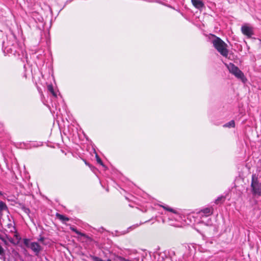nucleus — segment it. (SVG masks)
Listing matches in <instances>:
<instances>
[{
    "mask_svg": "<svg viewBox=\"0 0 261 261\" xmlns=\"http://www.w3.org/2000/svg\"><path fill=\"white\" fill-rule=\"evenodd\" d=\"M215 38L212 40V43L215 49L223 57H227L228 55L227 45L221 38L214 36Z\"/></svg>",
    "mask_w": 261,
    "mask_h": 261,
    "instance_id": "nucleus-1",
    "label": "nucleus"
},
{
    "mask_svg": "<svg viewBox=\"0 0 261 261\" xmlns=\"http://www.w3.org/2000/svg\"><path fill=\"white\" fill-rule=\"evenodd\" d=\"M230 73L234 75L238 79L243 81L244 79V73L239 68L234 65L233 63H230L228 64H225Z\"/></svg>",
    "mask_w": 261,
    "mask_h": 261,
    "instance_id": "nucleus-2",
    "label": "nucleus"
},
{
    "mask_svg": "<svg viewBox=\"0 0 261 261\" xmlns=\"http://www.w3.org/2000/svg\"><path fill=\"white\" fill-rule=\"evenodd\" d=\"M251 187L254 195H261V183L259 182L257 176L255 174L252 175Z\"/></svg>",
    "mask_w": 261,
    "mask_h": 261,
    "instance_id": "nucleus-3",
    "label": "nucleus"
},
{
    "mask_svg": "<svg viewBox=\"0 0 261 261\" xmlns=\"http://www.w3.org/2000/svg\"><path fill=\"white\" fill-rule=\"evenodd\" d=\"M241 31L242 33L247 36L248 37H251L253 35V31L252 27H248L247 25H243L241 28Z\"/></svg>",
    "mask_w": 261,
    "mask_h": 261,
    "instance_id": "nucleus-4",
    "label": "nucleus"
},
{
    "mask_svg": "<svg viewBox=\"0 0 261 261\" xmlns=\"http://www.w3.org/2000/svg\"><path fill=\"white\" fill-rule=\"evenodd\" d=\"M30 248L35 253L36 255H38L42 250L41 246L36 242H32L30 244Z\"/></svg>",
    "mask_w": 261,
    "mask_h": 261,
    "instance_id": "nucleus-5",
    "label": "nucleus"
},
{
    "mask_svg": "<svg viewBox=\"0 0 261 261\" xmlns=\"http://www.w3.org/2000/svg\"><path fill=\"white\" fill-rule=\"evenodd\" d=\"M192 5L197 9L201 10L204 7V3L201 0H191Z\"/></svg>",
    "mask_w": 261,
    "mask_h": 261,
    "instance_id": "nucleus-6",
    "label": "nucleus"
},
{
    "mask_svg": "<svg viewBox=\"0 0 261 261\" xmlns=\"http://www.w3.org/2000/svg\"><path fill=\"white\" fill-rule=\"evenodd\" d=\"M14 238H9L7 236L6 237L7 239L10 243H11L12 244H13L15 245H17L19 243L21 238L17 234H14Z\"/></svg>",
    "mask_w": 261,
    "mask_h": 261,
    "instance_id": "nucleus-7",
    "label": "nucleus"
},
{
    "mask_svg": "<svg viewBox=\"0 0 261 261\" xmlns=\"http://www.w3.org/2000/svg\"><path fill=\"white\" fill-rule=\"evenodd\" d=\"M7 210L8 207L6 204L4 202L0 201V217L3 216V212Z\"/></svg>",
    "mask_w": 261,
    "mask_h": 261,
    "instance_id": "nucleus-8",
    "label": "nucleus"
},
{
    "mask_svg": "<svg viewBox=\"0 0 261 261\" xmlns=\"http://www.w3.org/2000/svg\"><path fill=\"white\" fill-rule=\"evenodd\" d=\"M200 212L203 213L205 216H208L213 214V209L206 207L201 210Z\"/></svg>",
    "mask_w": 261,
    "mask_h": 261,
    "instance_id": "nucleus-9",
    "label": "nucleus"
},
{
    "mask_svg": "<svg viewBox=\"0 0 261 261\" xmlns=\"http://www.w3.org/2000/svg\"><path fill=\"white\" fill-rule=\"evenodd\" d=\"M56 216L57 218H58L60 220H61L63 223H65L66 221H68L69 220V218L63 215L60 214L59 213H57Z\"/></svg>",
    "mask_w": 261,
    "mask_h": 261,
    "instance_id": "nucleus-10",
    "label": "nucleus"
},
{
    "mask_svg": "<svg viewBox=\"0 0 261 261\" xmlns=\"http://www.w3.org/2000/svg\"><path fill=\"white\" fill-rule=\"evenodd\" d=\"M225 127H234L235 126V122L233 120H231L230 121L228 122V123L225 124L223 125Z\"/></svg>",
    "mask_w": 261,
    "mask_h": 261,
    "instance_id": "nucleus-11",
    "label": "nucleus"
},
{
    "mask_svg": "<svg viewBox=\"0 0 261 261\" xmlns=\"http://www.w3.org/2000/svg\"><path fill=\"white\" fill-rule=\"evenodd\" d=\"M47 89L49 92H50L54 96H56V94L54 92L53 87L51 85H49L47 86Z\"/></svg>",
    "mask_w": 261,
    "mask_h": 261,
    "instance_id": "nucleus-12",
    "label": "nucleus"
},
{
    "mask_svg": "<svg viewBox=\"0 0 261 261\" xmlns=\"http://www.w3.org/2000/svg\"><path fill=\"white\" fill-rule=\"evenodd\" d=\"M224 199H225L224 197H223V196L219 197L217 199H216L215 203L219 204V203H220L221 202L222 200L224 201Z\"/></svg>",
    "mask_w": 261,
    "mask_h": 261,
    "instance_id": "nucleus-13",
    "label": "nucleus"
},
{
    "mask_svg": "<svg viewBox=\"0 0 261 261\" xmlns=\"http://www.w3.org/2000/svg\"><path fill=\"white\" fill-rule=\"evenodd\" d=\"M30 240L28 239H23V243L25 245L26 247L30 248Z\"/></svg>",
    "mask_w": 261,
    "mask_h": 261,
    "instance_id": "nucleus-14",
    "label": "nucleus"
},
{
    "mask_svg": "<svg viewBox=\"0 0 261 261\" xmlns=\"http://www.w3.org/2000/svg\"><path fill=\"white\" fill-rule=\"evenodd\" d=\"M163 207V208L164 209V210H166L168 211H169V212H172V213H175V211H174V210H173L172 208H170V207H169L167 206H162Z\"/></svg>",
    "mask_w": 261,
    "mask_h": 261,
    "instance_id": "nucleus-15",
    "label": "nucleus"
},
{
    "mask_svg": "<svg viewBox=\"0 0 261 261\" xmlns=\"http://www.w3.org/2000/svg\"><path fill=\"white\" fill-rule=\"evenodd\" d=\"M96 161L98 163L100 164V165L103 166V163L101 161V160L99 158V157L97 155H96Z\"/></svg>",
    "mask_w": 261,
    "mask_h": 261,
    "instance_id": "nucleus-16",
    "label": "nucleus"
},
{
    "mask_svg": "<svg viewBox=\"0 0 261 261\" xmlns=\"http://www.w3.org/2000/svg\"><path fill=\"white\" fill-rule=\"evenodd\" d=\"M0 239L4 242V243L6 245H8V243L7 240H6V238H5L4 237H0Z\"/></svg>",
    "mask_w": 261,
    "mask_h": 261,
    "instance_id": "nucleus-17",
    "label": "nucleus"
},
{
    "mask_svg": "<svg viewBox=\"0 0 261 261\" xmlns=\"http://www.w3.org/2000/svg\"><path fill=\"white\" fill-rule=\"evenodd\" d=\"M70 229L71 230L75 232L76 234H80V232L75 228L71 227H70Z\"/></svg>",
    "mask_w": 261,
    "mask_h": 261,
    "instance_id": "nucleus-18",
    "label": "nucleus"
},
{
    "mask_svg": "<svg viewBox=\"0 0 261 261\" xmlns=\"http://www.w3.org/2000/svg\"><path fill=\"white\" fill-rule=\"evenodd\" d=\"M23 211L27 214H29L30 213V210L28 208H23Z\"/></svg>",
    "mask_w": 261,
    "mask_h": 261,
    "instance_id": "nucleus-19",
    "label": "nucleus"
},
{
    "mask_svg": "<svg viewBox=\"0 0 261 261\" xmlns=\"http://www.w3.org/2000/svg\"><path fill=\"white\" fill-rule=\"evenodd\" d=\"M44 238L43 237H41L40 239H39V241H43L44 240Z\"/></svg>",
    "mask_w": 261,
    "mask_h": 261,
    "instance_id": "nucleus-20",
    "label": "nucleus"
},
{
    "mask_svg": "<svg viewBox=\"0 0 261 261\" xmlns=\"http://www.w3.org/2000/svg\"><path fill=\"white\" fill-rule=\"evenodd\" d=\"M3 195V193L2 192L0 191V196H2Z\"/></svg>",
    "mask_w": 261,
    "mask_h": 261,
    "instance_id": "nucleus-21",
    "label": "nucleus"
}]
</instances>
